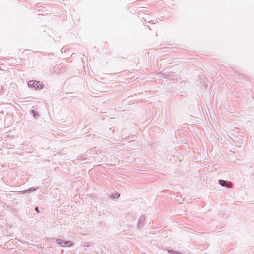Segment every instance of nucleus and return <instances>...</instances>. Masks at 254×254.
<instances>
[{"label": "nucleus", "instance_id": "obj_1", "mask_svg": "<svg viewBox=\"0 0 254 254\" xmlns=\"http://www.w3.org/2000/svg\"><path fill=\"white\" fill-rule=\"evenodd\" d=\"M28 85L29 87L34 88L36 90L41 89L43 87L42 82L35 80L29 81Z\"/></svg>", "mask_w": 254, "mask_h": 254}, {"label": "nucleus", "instance_id": "obj_2", "mask_svg": "<svg viewBox=\"0 0 254 254\" xmlns=\"http://www.w3.org/2000/svg\"><path fill=\"white\" fill-rule=\"evenodd\" d=\"M56 241L59 245H61L62 247L71 246L72 245V243L70 241H64L60 239H56Z\"/></svg>", "mask_w": 254, "mask_h": 254}, {"label": "nucleus", "instance_id": "obj_3", "mask_svg": "<svg viewBox=\"0 0 254 254\" xmlns=\"http://www.w3.org/2000/svg\"><path fill=\"white\" fill-rule=\"evenodd\" d=\"M218 181H219V184L223 187H226L227 188H229L231 187L230 184L226 181H225V180H222V179H220V180H219Z\"/></svg>", "mask_w": 254, "mask_h": 254}, {"label": "nucleus", "instance_id": "obj_4", "mask_svg": "<svg viewBox=\"0 0 254 254\" xmlns=\"http://www.w3.org/2000/svg\"><path fill=\"white\" fill-rule=\"evenodd\" d=\"M145 220V217L144 215H141L138 220V226L139 228H141L143 226V223Z\"/></svg>", "mask_w": 254, "mask_h": 254}, {"label": "nucleus", "instance_id": "obj_5", "mask_svg": "<svg viewBox=\"0 0 254 254\" xmlns=\"http://www.w3.org/2000/svg\"><path fill=\"white\" fill-rule=\"evenodd\" d=\"M36 190H37V188H35L34 187H31L28 189L20 191V193L22 194H24L26 193H30L32 191Z\"/></svg>", "mask_w": 254, "mask_h": 254}, {"label": "nucleus", "instance_id": "obj_6", "mask_svg": "<svg viewBox=\"0 0 254 254\" xmlns=\"http://www.w3.org/2000/svg\"><path fill=\"white\" fill-rule=\"evenodd\" d=\"M168 253L172 254H182L181 253L176 252L173 250H168Z\"/></svg>", "mask_w": 254, "mask_h": 254}, {"label": "nucleus", "instance_id": "obj_7", "mask_svg": "<svg viewBox=\"0 0 254 254\" xmlns=\"http://www.w3.org/2000/svg\"><path fill=\"white\" fill-rule=\"evenodd\" d=\"M31 112H32V114H33V116L35 118H38V117H39V114H38V113L37 111H35V110H32V111H31Z\"/></svg>", "mask_w": 254, "mask_h": 254}, {"label": "nucleus", "instance_id": "obj_8", "mask_svg": "<svg viewBox=\"0 0 254 254\" xmlns=\"http://www.w3.org/2000/svg\"><path fill=\"white\" fill-rule=\"evenodd\" d=\"M120 194L119 193H116L114 196H113V198H117L120 196Z\"/></svg>", "mask_w": 254, "mask_h": 254}, {"label": "nucleus", "instance_id": "obj_9", "mask_svg": "<svg viewBox=\"0 0 254 254\" xmlns=\"http://www.w3.org/2000/svg\"><path fill=\"white\" fill-rule=\"evenodd\" d=\"M35 210L36 211H37L38 213L39 212V208L38 207H36L35 208Z\"/></svg>", "mask_w": 254, "mask_h": 254}, {"label": "nucleus", "instance_id": "obj_10", "mask_svg": "<svg viewBox=\"0 0 254 254\" xmlns=\"http://www.w3.org/2000/svg\"><path fill=\"white\" fill-rule=\"evenodd\" d=\"M253 99H254V96H253Z\"/></svg>", "mask_w": 254, "mask_h": 254}]
</instances>
